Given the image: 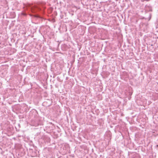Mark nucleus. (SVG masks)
<instances>
[{
	"label": "nucleus",
	"instance_id": "obj_1",
	"mask_svg": "<svg viewBox=\"0 0 158 158\" xmlns=\"http://www.w3.org/2000/svg\"><path fill=\"white\" fill-rule=\"evenodd\" d=\"M40 9L37 6H34L32 8V11L33 13H35L37 11H40Z\"/></svg>",
	"mask_w": 158,
	"mask_h": 158
},
{
	"label": "nucleus",
	"instance_id": "obj_2",
	"mask_svg": "<svg viewBox=\"0 0 158 158\" xmlns=\"http://www.w3.org/2000/svg\"><path fill=\"white\" fill-rule=\"evenodd\" d=\"M101 125H100V123H99V129H101V131H103L104 129L105 128V126H103L104 122L103 120L102 119H101Z\"/></svg>",
	"mask_w": 158,
	"mask_h": 158
},
{
	"label": "nucleus",
	"instance_id": "obj_3",
	"mask_svg": "<svg viewBox=\"0 0 158 158\" xmlns=\"http://www.w3.org/2000/svg\"><path fill=\"white\" fill-rule=\"evenodd\" d=\"M99 88H100V89H101V86H99Z\"/></svg>",
	"mask_w": 158,
	"mask_h": 158
}]
</instances>
